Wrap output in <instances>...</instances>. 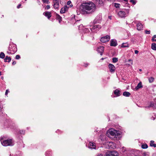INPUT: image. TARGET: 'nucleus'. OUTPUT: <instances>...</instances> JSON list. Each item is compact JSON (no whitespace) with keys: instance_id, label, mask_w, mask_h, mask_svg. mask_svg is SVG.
<instances>
[{"instance_id":"nucleus-1","label":"nucleus","mask_w":156,"mask_h":156,"mask_svg":"<svg viewBox=\"0 0 156 156\" xmlns=\"http://www.w3.org/2000/svg\"><path fill=\"white\" fill-rule=\"evenodd\" d=\"M95 9V5L92 2H86L81 5L80 9L83 12L85 11L87 14H90L94 12Z\"/></svg>"},{"instance_id":"nucleus-2","label":"nucleus","mask_w":156,"mask_h":156,"mask_svg":"<svg viewBox=\"0 0 156 156\" xmlns=\"http://www.w3.org/2000/svg\"><path fill=\"white\" fill-rule=\"evenodd\" d=\"M0 140L2 144L5 146H13L14 144V142L12 139H4L2 138Z\"/></svg>"},{"instance_id":"nucleus-3","label":"nucleus","mask_w":156,"mask_h":156,"mask_svg":"<svg viewBox=\"0 0 156 156\" xmlns=\"http://www.w3.org/2000/svg\"><path fill=\"white\" fill-rule=\"evenodd\" d=\"M17 51L16 45L13 43L9 44L7 52L9 54H13Z\"/></svg>"},{"instance_id":"nucleus-4","label":"nucleus","mask_w":156,"mask_h":156,"mask_svg":"<svg viewBox=\"0 0 156 156\" xmlns=\"http://www.w3.org/2000/svg\"><path fill=\"white\" fill-rule=\"evenodd\" d=\"M129 12V9H124L122 10L119 12L118 13V15L121 18H125L128 15Z\"/></svg>"},{"instance_id":"nucleus-5","label":"nucleus","mask_w":156,"mask_h":156,"mask_svg":"<svg viewBox=\"0 0 156 156\" xmlns=\"http://www.w3.org/2000/svg\"><path fill=\"white\" fill-rule=\"evenodd\" d=\"M118 153L115 151H107L105 154V156H118Z\"/></svg>"},{"instance_id":"nucleus-6","label":"nucleus","mask_w":156,"mask_h":156,"mask_svg":"<svg viewBox=\"0 0 156 156\" xmlns=\"http://www.w3.org/2000/svg\"><path fill=\"white\" fill-rule=\"evenodd\" d=\"M90 28V29L92 31H95L101 28V26L99 25H95L91 26Z\"/></svg>"},{"instance_id":"nucleus-7","label":"nucleus","mask_w":156,"mask_h":156,"mask_svg":"<svg viewBox=\"0 0 156 156\" xmlns=\"http://www.w3.org/2000/svg\"><path fill=\"white\" fill-rule=\"evenodd\" d=\"M110 38L109 36L107 35L101 37L100 39V41L103 43H105L109 41Z\"/></svg>"},{"instance_id":"nucleus-8","label":"nucleus","mask_w":156,"mask_h":156,"mask_svg":"<svg viewBox=\"0 0 156 156\" xmlns=\"http://www.w3.org/2000/svg\"><path fill=\"white\" fill-rule=\"evenodd\" d=\"M132 152V156H142L141 155V153L139 150H134Z\"/></svg>"},{"instance_id":"nucleus-9","label":"nucleus","mask_w":156,"mask_h":156,"mask_svg":"<svg viewBox=\"0 0 156 156\" xmlns=\"http://www.w3.org/2000/svg\"><path fill=\"white\" fill-rule=\"evenodd\" d=\"M101 16H98L94 20L93 23L94 24L100 23L101 21Z\"/></svg>"},{"instance_id":"nucleus-10","label":"nucleus","mask_w":156,"mask_h":156,"mask_svg":"<svg viewBox=\"0 0 156 156\" xmlns=\"http://www.w3.org/2000/svg\"><path fill=\"white\" fill-rule=\"evenodd\" d=\"M88 147L91 149H96V145L93 142H90L88 144Z\"/></svg>"},{"instance_id":"nucleus-11","label":"nucleus","mask_w":156,"mask_h":156,"mask_svg":"<svg viewBox=\"0 0 156 156\" xmlns=\"http://www.w3.org/2000/svg\"><path fill=\"white\" fill-rule=\"evenodd\" d=\"M109 70L111 73H114L115 71V68L114 65L111 64H109L108 65Z\"/></svg>"},{"instance_id":"nucleus-12","label":"nucleus","mask_w":156,"mask_h":156,"mask_svg":"<svg viewBox=\"0 0 156 156\" xmlns=\"http://www.w3.org/2000/svg\"><path fill=\"white\" fill-rule=\"evenodd\" d=\"M110 45L111 46H116L117 45V41L115 39L111 40L110 41Z\"/></svg>"},{"instance_id":"nucleus-13","label":"nucleus","mask_w":156,"mask_h":156,"mask_svg":"<svg viewBox=\"0 0 156 156\" xmlns=\"http://www.w3.org/2000/svg\"><path fill=\"white\" fill-rule=\"evenodd\" d=\"M104 48L103 46H100L98 48L97 51L100 53L101 55H102L104 51Z\"/></svg>"},{"instance_id":"nucleus-14","label":"nucleus","mask_w":156,"mask_h":156,"mask_svg":"<svg viewBox=\"0 0 156 156\" xmlns=\"http://www.w3.org/2000/svg\"><path fill=\"white\" fill-rule=\"evenodd\" d=\"M69 8V7L67 5H65L61 9L60 11V13H65V12L68 11Z\"/></svg>"},{"instance_id":"nucleus-15","label":"nucleus","mask_w":156,"mask_h":156,"mask_svg":"<svg viewBox=\"0 0 156 156\" xmlns=\"http://www.w3.org/2000/svg\"><path fill=\"white\" fill-rule=\"evenodd\" d=\"M109 133L110 134L113 136L116 137L117 136V131L116 130L114 129H112L109 131Z\"/></svg>"},{"instance_id":"nucleus-16","label":"nucleus","mask_w":156,"mask_h":156,"mask_svg":"<svg viewBox=\"0 0 156 156\" xmlns=\"http://www.w3.org/2000/svg\"><path fill=\"white\" fill-rule=\"evenodd\" d=\"M43 14L46 17H47L48 19H49L51 17V13L49 12H46L43 13Z\"/></svg>"},{"instance_id":"nucleus-17","label":"nucleus","mask_w":156,"mask_h":156,"mask_svg":"<svg viewBox=\"0 0 156 156\" xmlns=\"http://www.w3.org/2000/svg\"><path fill=\"white\" fill-rule=\"evenodd\" d=\"M114 93L116 97L119 96L121 95V91L117 89L114 91Z\"/></svg>"},{"instance_id":"nucleus-18","label":"nucleus","mask_w":156,"mask_h":156,"mask_svg":"<svg viewBox=\"0 0 156 156\" xmlns=\"http://www.w3.org/2000/svg\"><path fill=\"white\" fill-rule=\"evenodd\" d=\"M137 29L139 30H142L143 28V26L142 24L140 23H138L136 24Z\"/></svg>"},{"instance_id":"nucleus-19","label":"nucleus","mask_w":156,"mask_h":156,"mask_svg":"<svg viewBox=\"0 0 156 156\" xmlns=\"http://www.w3.org/2000/svg\"><path fill=\"white\" fill-rule=\"evenodd\" d=\"M56 19L58 20L59 23H60L62 21V17L58 14L56 13L55 14Z\"/></svg>"},{"instance_id":"nucleus-20","label":"nucleus","mask_w":156,"mask_h":156,"mask_svg":"<svg viewBox=\"0 0 156 156\" xmlns=\"http://www.w3.org/2000/svg\"><path fill=\"white\" fill-rule=\"evenodd\" d=\"M53 6L55 9H58L59 7V3L58 1L53 2Z\"/></svg>"},{"instance_id":"nucleus-21","label":"nucleus","mask_w":156,"mask_h":156,"mask_svg":"<svg viewBox=\"0 0 156 156\" xmlns=\"http://www.w3.org/2000/svg\"><path fill=\"white\" fill-rule=\"evenodd\" d=\"M143 87V85H142V83L141 82H140L137 86L135 87V89L137 90Z\"/></svg>"},{"instance_id":"nucleus-22","label":"nucleus","mask_w":156,"mask_h":156,"mask_svg":"<svg viewBox=\"0 0 156 156\" xmlns=\"http://www.w3.org/2000/svg\"><path fill=\"white\" fill-rule=\"evenodd\" d=\"M11 60V58L10 57L8 56H6L4 59V62H9Z\"/></svg>"},{"instance_id":"nucleus-23","label":"nucleus","mask_w":156,"mask_h":156,"mask_svg":"<svg viewBox=\"0 0 156 156\" xmlns=\"http://www.w3.org/2000/svg\"><path fill=\"white\" fill-rule=\"evenodd\" d=\"M129 45L127 43H122L121 45V48H126L128 47Z\"/></svg>"},{"instance_id":"nucleus-24","label":"nucleus","mask_w":156,"mask_h":156,"mask_svg":"<svg viewBox=\"0 0 156 156\" xmlns=\"http://www.w3.org/2000/svg\"><path fill=\"white\" fill-rule=\"evenodd\" d=\"M130 94V93L129 92L127 91H125L123 93V95L125 97H129Z\"/></svg>"},{"instance_id":"nucleus-25","label":"nucleus","mask_w":156,"mask_h":156,"mask_svg":"<svg viewBox=\"0 0 156 156\" xmlns=\"http://www.w3.org/2000/svg\"><path fill=\"white\" fill-rule=\"evenodd\" d=\"M154 141L153 140L151 141L150 146L151 147H156V144H154Z\"/></svg>"},{"instance_id":"nucleus-26","label":"nucleus","mask_w":156,"mask_h":156,"mask_svg":"<svg viewBox=\"0 0 156 156\" xmlns=\"http://www.w3.org/2000/svg\"><path fill=\"white\" fill-rule=\"evenodd\" d=\"M151 48L154 50H156V44L153 43L151 44Z\"/></svg>"},{"instance_id":"nucleus-27","label":"nucleus","mask_w":156,"mask_h":156,"mask_svg":"<svg viewBox=\"0 0 156 156\" xmlns=\"http://www.w3.org/2000/svg\"><path fill=\"white\" fill-rule=\"evenodd\" d=\"M113 143L112 142H107V144L109 147V148H112L113 147H112V145L113 144Z\"/></svg>"},{"instance_id":"nucleus-28","label":"nucleus","mask_w":156,"mask_h":156,"mask_svg":"<svg viewBox=\"0 0 156 156\" xmlns=\"http://www.w3.org/2000/svg\"><path fill=\"white\" fill-rule=\"evenodd\" d=\"M96 3L97 4L99 5H101L103 4V2L101 0H97Z\"/></svg>"},{"instance_id":"nucleus-29","label":"nucleus","mask_w":156,"mask_h":156,"mask_svg":"<svg viewBox=\"0 0 156 156\" xmlns=\"http://www.w3.org/2000/svg\"><path fill=\"white\" fill-rule=\"evenodd\" d=\"M148 146L147 144H143L141 145V147L143 149H146Z\"/></svg>"},{"instance_id":"nucleus-30","label":"nucleus","mask_w":156,"mask_h":156,"mask_svg":"<svg viewBox=\"0 0 156 156\" xmlns=\"http://www.w3.org/2000/svg\"><path fill=\"white\" fill-rule=\"evenodd\" d=\"M5 57V55L3 52H1L0 54V58H4Z\"/></svg>"},{"instance_id":"nucleus-31","label":"nucleus","mask_w":156,"mask_h":156,"mask_svg":"<svg viewBox=\"0 0 156 156\" xmlns=\"http://www.w3.org/2000/svg\"><path fill=\"white\" fill-rule=\"evenodd\" d=\"M154 80V78L152 77H151L148 78L149 81L150 83H152L153 82Z\"/></svg>"},{"instance_id":"nucleus-32","label":"nucleus","mask_w":156,"mask_h":156,"mask_svg":"<svg viewBox=\"0 0 156 156\" xmlns=\"http://www.w3.org/2000/svg\"><path fill=\"white\" fill-rule=\"evenodd\" d=\"M113 4L114 5V6H115V7L116 8H119L120 7V4L115 3H113Z\"/></svg>"},{"instance_id":"nucleus-33","label":"nucleus","mask_w":156,"mask_h":156,"mask_svg":"<svg viewBox=\"0 0 156 156\" xmlns=\"http://www.w3.org/2000/svg\"><path fill=\"white\" fill-rule=\"evenodd\" d=\"M118 61V59L117 58L114 57L112 58V61L114 63H115L117 62Z\"/></svg>"},{"instance_id":"nucleus-34","label":"nucleus","mask_w":156,"mask_h":156,"mask_svg":"<svg viewBox=\"0 0 156 156\" xmlns=\"http://www.w3.org/2000/svg\"><path fill=\"white\" fill-rule=\"evenodd\" d=\"M154 104L153 102H151L150 103V105L149 106V107H153L154 106Z\"/></svg>"},{"instance_id":"nucleus-35","label":"nucleus","mask_w":156,"mask_h":156,"mask_svg":"<svg viewBox=\"0 0 156 156\" xmlns=\"http://www.w3.org/2000/svg\"><path fill=\"white\" fill-rule=\"evenodd\" d=\"M130 2H131L133 5H135L136 1L135 0H130Z\"/></svg>"},{"instance_id":"nucleus-36","label":"nucleus","mask_w":156,"mask_h":156,"mask_svg":"<svg viewBox=\"0 0 156 156\" xmlns=\"http://www.w3.org/2000/svg\"><path fill=\"white\" fill-rule=\"evenodd\" d=\"M156 38V35H155L153 36L152 38V41H156V39L154 40V38Z\"/></svg>"},{"instance_id":"nucleus-37","label":"nucleus","mask_w":156,"mask_h":156,"mask_svg":"<svg viewBox=\"0 0 156 156\" xmlns=\"http://www.w3.org/2000/svg\"><path fill=\"white\" fill-rule=\"evenodd\" d=\"M20 58V56L19 55H16L15 57V58L16 59H19Z\"/></svg>"},{"instance_id":"nucleus-38","label":"nucleus","mask_w":156,"mask_h":156,"mask_svg":"<svg viewBox=\"0 0 156 156\" xmlns=\"http://www.w3.org/2000/svg\"><path fill=\"white\" fill-rule=\"evenodd\" d=\"M145 33L146 34H150L151 33L150 30H145Z\"/></svg>"},{"instance_id":"nucleus-39","label":"nucleus","mask_w":156,"mask_h":156,"mask_svg":"<svg viewBox=\"0 0 156 156\" xmlns=\"http://www.w3.org/2000/svg\"><path fill=\"white\" fill-rule=\"evenodd\" d=\"M42 1L44 3L48 4L49 2L48 0H42Z\"/></svg>"},{"instance_id":"nucleus-40","label":"nucleus","mask_w":156,"mask_h":156,"mask_svg":"<svg viewBox=\"0 0 156 156\" xmlns=\"http://www.w3.org/2000/svg\"><path fill=\"white\" fill-rule=\"evenodd\" d=\"M128 62L131 63V65L133 64V60L131 59H129Z\"/></svg>"},{"instance_id":"nucleus-41","label":"nucleus","mask_w":156,"mask_h":156,"mask_svg":"<svg viewBox=\"0 0 156 156\" xmlns=\"http://www.w3.org/2000/svg\"><path fill=\"white\" fill-rule=\"evenodd\" d=\"M50 8V6L49 5H47L45 8V9H48Z\"/></svg>"},{"instance_id":"nucleus-42","label":"nucleus","mask_w":156,"mask_h":156,"mask_svg":"<svg viewBox=\"0 0 156 156\" xmlns=\"http://www.w3.org/2000/svg\"><path fill=\"white\" fill-rule=\"evenodd\" d=\"M88 65L89 64L87 63H84V66L85 67H87Z\"/></svg>"},{"instance_id":"nucleus-43","label":"nucleus","mask_w":156,"mask_h":156,"mask_svg":"<svg viewBox=\"0 0 156 156\" xmlns=\"http://www.w3.org/2000/svg\"><path fill=\"white\" fill-rule=\"evenodd\" d=\"M71 3V1H68V2L67 3V4L68 5H70Z\"/></svg>"},{"instance_id":"nucleus-44","label":"nucleus","mask_w":156,"mask_h":156,"mask_svg":"<svg viewBox=\"0 0 156 156\" xmlns=\"http://www.w3.org/2000/svg\"><path fill=\"white\" fill-rule=\"evenodd\" d=\"M20 133H21V134H24V133H25V131L23 130H22V131H20Z\"/></svg>"},{"instance_id":"nucleus-45","label":"nucleus","mask_w":156,"mask_h":156,"mask_svg":"<svg viewBox=\"0 0 156 156\" xmlns=\"http://www.w3.org/2000/svg\"><path fill=\"white\" fill-rule=\"evenodd\" d=\"M9 92V91L8 90H6L5 92V95H7L8 92Z\"/></svg>"},{"instance_id":"nucleus-46","label":"nucleus","mask_w":156,"mask_h":156,"mask_svg":"<svg viewBox=\"0 0 156 156\" xmlns=\"http://www.w3.org/2000/svg\"><path fill=\"white\" fill-rule=\"evenodd\" d=\"M16 62L15 61H14L12 63V65H15V64H16Z\"/></svg>"},{"instance_id":"nucleus-47","label":"nucleus","mask_w":156,"mask_h":156,"mask_svg":"<svg viewBox=\"0 0 156 156\" xmlns=\"http://www.w3.org/2000/svg\"><path fill=\"white\" fill-rule=\"evenodd\" d=\"M134 52L136 54H137L139 52V51L137 50H135Z\"/></svg>"},{"instance_id":"nucleus-48","label":"nucleus","mask_w":156,"mask_h":156,"mask_svg":"<svg viewBox=\"0 0 156 156\" xmlns=\"http://www.w3.org/2000/svg\"><path fill=\"white\" fill-rule=\"evenodd\" d=\"M21 6V4H19V5H17V8L18 9H19V8Z\"/></svg>"},{"instance_id":"nucleus-49","label":"nucleus","mask_w":156,"mask_h":156,"mask_svg":"<svg viewBox=\"0 0 156 156\" xmlns=\"http://www.w3.org/2000/svg\"><path fill=\"white\" fill-rule=\"evenodd\" d=\"M154 108H156V102L154 103Z\"/></svg>"},{"instance_id":"nucleus-50","label":"nucleus","mask_w":156,"mask_h":156,"mask_svg":"<svg viewBox=\"0 0 156 156\" xmlns=\"http://www.w3.org/2000/svg\"><path fill=\"white\" fill-rule=\"evenodd\" d=\"M97 156H103V155H102V154H100L97 155Z\"/></svg>"},{"instance_id":"nucleus-51","label":"nucleus","mask_w":156,"mask_h":156,"mask_svg":"<svg viewBox=\"0 0 156 156\" xmlns=\"http://www.w3.org/2000/svg\"><path fill=\"white\" fill-rule=\"evenodd\" d=\"M20 147H24V144H23V145L22 146H21Z\"/></svg>"},{"instance_id":"nucleus-52","label":"nucleus","mask_w":156,"mask_h":156,"mask_svg":"<svg viewBox=\"0 0 156 156\" xmlns=\"http://www.w3.org/2000/svg\"><path fill=\"white\" fill-rule=\"evenodd\" d=\"M78 21H79V20H77V21H76V22L74 23V24H77V23L78 22Z\"/></svg>"},{"instance_id":"nucleus-53","label":"nucleus","mask_w":156,"mask_h":156,"mask_svg":"<svg viewBox=\"0 0 156 156\" xmlns=\"http://www.w3.org/2000/svg\"><path fill=\"white\" fill-rule=\"evenodd\" d=\"M53 0V2L58 1L57 0Z\"/></svg>"},{"instance_id":"nucleus-54","label":"nucleus","mask_w":156,"mask_h":156,"mask_svg":"<svg viewBox=\"0 0 156 156\" xmlns=\"http://www.w3.org/2000/svg\"><path fill=\"white\" fill-rule=\"evenodd\" d=\"M2 75V73L1 72H0V76H1Z\"/></svg>"},{"instance_id":"nucleus-55","label":"nucleus","mask_w":156,"mask_h":156,"mask_svg":"<svg viewBox=\"0 0 156 156\" xmlns=\"http://www.w3.org/2000/svg\"><path fill=\"white\" fill-rule=\"evenodd\" d=\"M70 7H72V6H73V5H70Z\"/></svg>"},{"instance_id":"nucleus-56","label":"nucleus","mask_w":156,"mask_h":156,"mask_svg":"<svg viewBox=\"0 0 156 156\" xmlns=\"http://www.w3.org/2000/svg\"><path fill=\"white\" fill-rule=\"evenodd\" d=\"M80 26H81V25H80L79 26V30H80Z\"/></svg>"},{"instance_id":"nucleus-57","label":"nucleus","mask_w":156,"mask_h":156,"mask_svg":"<svg viewBox=\"0 0 156 156\" xmlns=\"http://www.w3.org/2000/svg\"><path fill=\"white\" fill-rule=\"evenodd\" d=\"M139 71H142V69H139Z\"/></svg>"},{"instance_id":"nucleus-58","label":"nucleus","mask_w":156,"mask_h":156,"mask_svg":"<svg viewBox=\"0 0 156 156\" xmlns=\"http://www.w3.org/2000/svg\"><path fill=\"white\" fill-rule=\"evenodd\" d=\"M1 79H3V77H2H2H1Z\"/></svg>"},{"instance_id":"nucleus-59","label":"nucleus","mask_w":156,"mask_h":156,"mask_svg":"<svg viewBox=\"0 0 156 156\" xmlns=\"http://www.w3.org/2000/svg\"><path fill=\"white\" fill-rule=\"evenodd\" d=\"M101 59L102 60H103L104 59V58H101Z\"/></svg>"},{"instance_id":"nucleus-60","label":"nucleus","mask_w":156,"mask_h":156,"mask_svg":"<svg viewBox=\"0 0 156 156\" xmlns=\"http://www.w3.org/2000/svg\"><path fill=\"white\" fill-rule=\"evenodd\" d=\"M155 100H156V98L154 99V101H155Z\"/></svg>"},{"instance_id":"nucleus-61","label":"nucleus","mask_w":156,"mask_h":156,"mask_svg":"<svg viewBox=\"0 0 156 156\" xmlns=\"http://www.w3.org/2000/svg\"><path fill=\"white\" fill-rule=\"evenodd\" d=\"M25 1H27V0H25Z\"/></svg>"}]
</instances>
